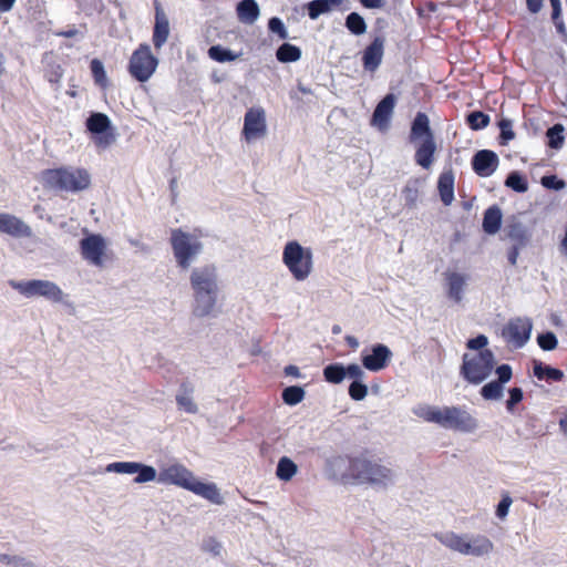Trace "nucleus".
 Masks as SVG:
<instances>
[{"instance_id": "nucleus-12", "label": "nucleus", "mask_w": 567, "mask_h": 567, "mask_svg": "<svg viewBox=\"0 0 567 567\" xmlns=\"http://www.w3.org/2000/svg\"><path fill=\"white\" fill-rule=\"evenodd\" d=\"M266 114L261 107H252L247 111L244 120L243 134L247 142H252L266 135Z\"/></svg>"}, {"instance_id": "nucleus-55", "label": "nucleus", "mask_w": 567, "mask_h": 567, "mask_svg": "<svg viewBox=\"0 0 567 567\" xmlns=\"http://www.w3.org/2000/svg\"><path fill=\"white\" fill-rule=\"evenodd\" d=\"M344 369L346 378L352 379L353 381H362L363 378L365 377V372L357 363H351L348 367H344Z\"/></svg>"}, {"instance_id": "nucleus-52", "label": "nucleus", "mask_w": 567, "mask_h": 567, "mask_svg": "<svg viewBox=\"0 0 567 567\" xmlns=\"http://www.w3.org/2000/svg\"><path fill=\"white\" fill-rule=\"evenodd\" d=\"M538 344L543 350L551 351L557 347V338L553 332L539 334L537 338Z\"/></svg>"}, {"instance_id": "nucleus-26", "label": "nucleus", "mask_w": 567, "mask_h": 567, "mask_svg": "<svg viewBox=\"0 0 567 567\" xmlns=\"http://www.w3.org/2000/svg\"><path fill=\"white\" fill-rule=\"evenodd\" d=\"M238 19L246 24H252L260 16V9L255 0H243L237 4Z\"/></svg>"}, {"instance_id": "nucleus-44", "label": "nucleus", "mask_w": 567, "mask_h": 567, "mask_svg": "<svg viewBox=\"0 0 567 567\" xmlns=\"http://www.w3.org/2000/svg\"><path fill=\"white\" fill-rule=\"evenodd\" d=\"M9 285L25 297L35 296V279L29 281L9 280Z\"/></svg>"}, {"instance_id": "nucleus-45", "label": "nucleus", "mask_w": 567, "mask_h": 567, "mask_svg": "<svg viewBox=\"0 0 567 567\" xmlns=\"http://www.w3.org/2000/svg\"><path fill=\"white\" fill-rule=\"evenodd\" d=\"M467 122L472 130H481L488 125L489 116L476 111L467 115Z\"/></svg>"}, {"instance_id": "nucleus-29", "label": "nucleus", "mask_w": 567, "mask_h": 567, "mask_svg": "<svg viewBox=\"0 0 567 567\" xmlns=\"http://www.w3.org/2000/svg\"><path fill=\"white\" fill-rule=\"evenodd\" d=\"M297 464L291 458L284 456L278 462L276 475L279 480L288 482L297 474Z\"/></svg>"}, {"instance_id": "nucleus-63", "label": "nucleus", "mask_w": 567, "mask_h": 567, "mask_svg": "<svg viewBox=\"0 0 567 567\" xmlns=\"http://www.w3.org/2000/svg\"><path fill=\"white\" fill-rule=\"evenodd\" d=\"M362 6L369 9L381 8L384 4V0H361Z\"/></svg>"}, {"instance_id": "nucleus-4", "label": "nucleus", "mask_w": 567, "mask_h": 567, "mask_svg": "<svg viewBox=\"0 0 567 567\" xmlns=\"http://www.w3.org/2000/svg\"><path fill=\"white\" fill-rule=\"evenodd\" d=\"M42 183L51 189L81 192L89 188L91 176L82 168L48 169L42 174Z\"/></svg>"}, {"instance_id": "nucleus-53", "label": "nucleus", "mask_w": 567, "mask_h": 567, "mask_svg": "<svg viewBox=\"0 0 567 567\" xmlns=\"http://www.w3.org/2000/svg\"><path fill=\"white\" fill-rule=\"evenodd\" d=\"M202 549L213 556H220L223 546L215 537H207L203 540Z\"/></svg>"}, {"instance_id": "nucleus-30", "label": "nucleus", "mask_w": 567, "mask_h": 567, "mask_svg": "<svg viewBox=\"0 0 567 567\" xmlns=\"http://www.w3.org/2000/svg\"><path fill=\"white\" fill-rule=\"evenodd\" d=\"M441 408L429 404H417L413 408L412 412L415 416L423 419L426 422H439Z\"/></svg>"}, {"instance_id": "nucleus-41", "label": "nucleus", "mask_w": 567, "mask_h": 567, "mask_svg": "<svg viewBox=\"0 0 567 567\" xmlns=\"http://www.w3.org/2000/svg\"><path fill=\"white\" fill-rule=\"evenodd\" d=\"M176 402L181 409L186 411L187 413H196L197 405L194 402L192 393L184 389L176 395Z\"/></svg>"}, {"instance_id": "nucleus-11", "label": "nucleus", "mask_w": 567, "mask_h": 567, "mask_svg": "<svg viewBox=\"0 0 567 567\" xmlns=\"http://www.w3.org/2000/svg\"><path fill=\"white\" fill-rule=\"evenodd\" d=\"M437 424L465 433L474 432L478 427L477 421L470 413L456 406L441 408Z\"/></svg>"}, {"instance_id": "nucleus-5", "label": "nucleus", "mask_w": 567, "mask_h": 567, "mask_svg": "<svg viewBox=\"0 0 567 567\" xmlns=\"http://www.w3.org/2000/svg\"><path fill=\"white\" fill-rule=\"evenodd\" d=\"M282 262L293 279L305 281L313 271V254L297 240L288 241L282 250Z\"/></svg>"}, {"instance_id": "nucleus-28", "label": "nucleus", "mask_w": 567, "mask_h": 567, "mask_svg": "<svg viewBox=\"0 0 567 567\" xmlns=\"http://www.w3.org/2000/svg\"><path fill=\"white\" fill-rule=\"evenodd\" d=\"M38 296H42L52 302H64V293L53 282L38 280Z\"/></svg>"}, {"instance_id": "nucleus-13", "label": "nucleus", "mask_w": 567, "mask_h": 567, "mask_svg": "<svg viewBox=\"0 0 567 567\" xmlns=\"http://www.w3.org/2000/svg\"><path fill=\"white\" fill-rule=\"evenodd\" d=\"M190 287L193 291H218L217 270L212 265L196 267L192 270Z\"/></svg>"}, {"instance_id": "nucleus-22", "label": "nucleus", "mask_w": 567, "mask_h": 567, "mask_svg": "<svg viewBox=\"0 0 567 567\" xmlns=\"http://www.w3.org/2000/svg\"><path fill=\"white\" fill-rule=\"evenodd\" d=\"M384 52V40L375 38L363 52V65L365 70L375 71L382 62Z\"/></svg>"}, {"instance_id": "nucleus-50", "label": "nucleus", "mask_w": 567, "mask_h": 567, "mask_svg": "<svg viewBox=\"0 0 567 567\" xmlns=\"http://www.w3.org/2000/svg\"><path fill=\"white\" fill-rule=\"evenodd\" d=\"M507 236L517 241L518 245H523L525 243V239H526V234H525V228L523 227L522 224H513V225H509L507 227Z\"/></svg>"}, {"instance_id": "nucleus-8", "label": "nucleus", "mask_w": 567, "mask_h": 567, "mask_svg": "<svg viewBox=\"0 0 567 567\" xmlns=\"http://www.w3.org/2000/svg\"><path fill=\"white\" fill-rule=\"evenodd\" d=\"M86 127L95 135L94 143L99 148L105 150L117 140V133L104 113H92L86 120Z\"/></svg>"}, {"instance_id": "nucleus-14", "label": "nucleus", "mask_w": 567, "mask_h": 567, "mask_svg": "<svg viewBox=\"0 0 567 567\" xmlns=\"http://www.w3.org/2000/svg\"><path fill=\"white\" fill-rule=\"evenodd\" d=\"M533 324L529 319L516 318L505 327L503 337L515 348H522L529 340Z\"/></svg>"}, {"instance_id": "nucleus-39", "label": "nucleus", "mask_w": 567, "mask_h": 567, "mask_svg": "<svg viewBox=\"0 0 567 567\" xmlns=\"http://www.w3.org/2000/svg\"><path fill=\"white\" fill-rule=\"evenodd\" d=\"M305 390L301 386L292 385L282 391V400L288 405H296L305 398Z\"/></svg>"}, {"instance_id": "nucleus-33", "label": "nucleus", "mask_w": 567, "mask_h": 567, "mask_svg": "<svg viewBox=\"0 0 567 567\" xmlns=\"http://www.w3.org/2000/svg\"><path fill=\"white\" fill-rule=\"evenodd\" d=\"M136 477L134 478V483L144 484L150 482H157L158 472L154 466L146 465L143 463H138Z\"/></svg>"}, {"instance_id": "nucleus-56", "label": "nucleus", "mask_w": 567, "mask_h": 567, "mask_svg": "<svg viewBox=\"0 0 567 567\" xmlns=\"http://www.w3.org/2000/svg\"><path fill=\"white\" fill-rule=\"evenodd\" d=\"M487 343H488L487 337L484 334H480L474 339H470L466 343V347L470 350H475V351L480 352V351L486 350L485 347L487 346Z\"/></svg>"}, {"instance_id": "nucleus-2", "label": "nucleus", "mask_w": 567, "mask_h": 567, "mask_svg": "<svg viewBox=\"0 0 567 567\" xmlns=\"http://www.w3.org/2000/svg\"><path fill=\"white\" fill-rule=\"evenodd\" d=\"M347 477L358 484H370L374 488L386 489L395 484L398 473L381 462L354 458L349 464Z\"/></svg>"}, {"instance_id": "nucleus-34", "label": "nucleus", "mask_w": 567, "mask_h": 567, "mask_svg": "<svg viewBox=\"0 0 567 567\" xmlns=\"http://www.w3.org/2000/svg\"><path fill=\"white\" fill-rule=\"evenodd\" d=\"M534 374L538 379L548 378L555 381H560L564 378V372L561 370L544 365L542 362H536L534 364Z\"/></svg>"}, {"instance_id": "nucleus-54", "label": "nucleus", "mask_w": 567, "mask_h": 567, "mask_svg": "<svg viewBox=\"0 0 567 567\" xmlns=\"http://www.w3.org/2000/svg\"><path fill=\"white\" fill-rule=\"evenodd\" d=\"M269 30L274 33H277L280 39L288 38V31L284 24V22L279 18H271L268 23Z\"/></svg>"}, {"instance_id": "nucleus-36", "label": "nucleus", "mask_w": 567, "mask_h": 567, "mask_svg": "<svg viewBox=\"0 0 567 567\" xmlns=\"http://www.w3.org/2000/svg\"><path fill=\"white\" fill-rule=\"evenodd\" d=\"M421 186L420 179H411L406 183L403 189V196L405 204L410 207H415L417 198H419V188Z\"/></svg>"}, {"instance_id": "nucleus-46", "label": "nucleus", "mask_w": 567, "mask_h": 567, "mask_svg": "<svg viewBox=\"0 0 567 567\" xmlns=\"http://www.w3.org/2000/svg\"><path fill=\"white\" fill-rule=\"evenodd\" d=\"M563 131L564 128L560 124H556L547 131L550 147L558 148L561 146L564 141Z\"/></svg>"}, {"instance_id": "nucleus-15", "label": "nucleus", "mask_w": 567, "mask_h": 567, "mask_svg": "<svg viewBox=\"0 0 567 567\" xmlns=\"http://www.w3.org/2000/svg\"><path fill=\"white\" fill-rule=\"evenodd\" d=\"M392 358V351L385 344L378 343L372 346L371 351L362 353L363 367L371 371L378 372L383 370Z\"/></svg>"}, {"instance_id": "nucleus-58", "label": "nucleus", "mask_w": 567, "mask_h": 567, "mask_svg": "<svg viewBox=\"0 0 567 567\" xmlns=\"http://www.w3.org/2000/svg\"><path fill=\"white\" fill-rule=\"evenodd\" d=\"M512 503H513V499L511 498L509 495L503 496V498L501 499V502L497 505L496 515L502 519L505 518L508 514Z\"/></svg>"}, {"instance_id": "nucleus-23", "label": "nucleus", "mask_w": 567, "mask_h": 567, "mask_svg": "<svg viewBox=\"0 0 567 567\" xmlns=\"http://www.w3.org/2000/svg\"><path fill=\"white\" fill-rule=\"evenodd\" d=\"M30 228L13 215L0 213V233L14 237L28 235Z\"/></svg>"}, {"instance_id": "nucleus-47", "label": "nucleus", "mask_w": 567, "mask_h": 567, "mask_svg": "<svg viewBox=\"0 0 567 567\" xmlns=\"http://www.w3.org/2000/svg\"><path fill=\"white\" fill-rule=\"evenodd\" d=\"M330 11L327 0H313L308 4V13L311 19H317L320 14Z\"/></svg>"}, {"instance_id": "nucleus-21", "label": "nucleus", "mask_w": 567, "mask_h": 567, "mask_svg": "<svg viewBox=\"0 0 567 567\" xmlns=\"http://www.w3.org/2000/svg\"><path fill=\"white\" fill-rule=\"evenodd\" d=\"M444 277L447 281V296L455 302H461L468 276L457 271H446Z\"/></svg>"}, {"instance_id": "nucleus-62", "label": "nucleus", "mask_w": 567, "mask_h": 567, "mask_svg": "<svg viewBox=\"0 0 567 567\" xmlns=\"http://www.w3.org/2000/svg\"><path fill=\"white\" fill-rule=\"evenodd\" d=\"M526 2L528 10L537 13L542 9L544 0H526Z\"/></svg>"}, {"instance_id": "nucleus-18", "label": "nucleus", "mask_w": 567, "mask_h": 567, "mask_svg": "<svg viewBox=\"0 0 567 567\" xmlns=\"http://www.w3.org/2000/svg\"><path fill=\"white\" fill-rule=\"evenodd\" d=\"M415 162L424 169H430L434 163V155L436 153V143L434 136H427L422 141L415 142Z\"/></svg>"}, {"instance_id": "nucleus-60", "label": "nucleus", "mask_w": 567, "mask_h": 567, "mask_svg": "<svg viewBox=\"0 0 567 567\" xmlns=\"http://www.w3.org/2000/svg\"><path fill=\"white\" fill-rule=\"evenodd\" d=\"M496 374L498 377L496 382H499L502 385H504L512 378V368L508 364H502L496 368Z\"/></svg>"}, {"instance_id": "nucleus-9", "label": "nucleus", "mask_w": 567, "mask_h": 567, "mask_svg": "<svg viewBox=\"0 0 567 567\" xmlns=\"http://www.w3.org/2000/svg\"><path fill=\"white\" fill-rule=\"evenodd\" d=\"M107 240L100 234H89L80 240L82 258L90 265L103 268L107 260Z\"/></svg>"}, {"instance_id": "nucleus-61", "label": "nucleus", "mask_w": 567, "mask_h": 567, "mask_svg": "<svg viewBox=\"0 0 567 567\" xmlns=\"http://www.w3.org/2000/svg\"><path fill=\"white\" fill-rule=\"evenodd\" d=\"M58 35L65 37V38H75V37H80L81 39L84 38V34L76 28H71L66 31L59 32Z\"/></svg>"}, {"instance_id": "nucleus-32", "label": "nucleus", "mask_w": 567, "mask_h": 567, "mask_svg": "<svg viewBox=\"0 0 567 567\" xmlns=\"http://www.w3.org/2000/svg\"><path fill=\"white\" fill-rule=\"evenodd\" d=\"M208 56L214 61L224 63L237 60L240 56V53H235L221 45H213L208 49Z\"/></svg>"}, {"instance_id": "nucleus-1", "label": "nucleus", "mask_w": 567, "mask_h": 567, "mask_svg": "<svg viewBox=\"0 0 567 567\" xmlns=\"http://www.w3.org/2000/svg\"><path fill=\"white\" fill-rule=\"evenodd\" d=\"M157 483L187 489L216 505L224 504V497L215 483L199 481L192 471L181 463L161 467Z\"/></svg>"}, {"instance_id": "nucleus-20", "label": "nucleus", "mask_w": 567, "mask_h": 567, "mask_svg": "<svg viewBox=\"0 0 567 567\" xmlns=\"http://www.w3.org/2000/svg\"><path fill=\"white\" fill-rule=\"evenodd\" d=\"M169 35V21L163 8L156 3L155 25L153 33L154 47L159 50L167 41Z\"/></svg>"}, {"instance_id": "nucleus-51", "label": "nucleus", "mask_w": 567, "mask_h": 567, "mask_svg": "<svg viewBox=\"0 0 567 567\" xmlns=\"http://www.w3.org/2000/svg\"><path fill=\"white\" fill-rule=\"evenodd\" d=\"M498 127L501 130V138L503 140V144H506L508 141H512L515 137V133L513 131V122L508 118H502L498 122Z\"/></svg>"}, {"instance_id": "nucleus-49", "label": "nucleus", "mask_w": 567, "mask_h": 567, "mask_svg": "<svg viewBox=\"0 0 567 567\" xmlns=\"http://www.w3.org/2000/svg\"><path fill=\"white\" fill-rule=\"evenodd\" d=\"M349 395L355 401H362L368 395V386L362 381H353L349 386Z\"/></svg>"}, {"instance_id": "nucleus-17", "label": "nucleus", "mask_w": 567, "mask_h": 567, "mask_svg": "<svg viewBox=\"0 0 567 567\" xmlns=\"http://www.w3.org/2000/svg\"><path fill=\"white\" fill-rule=\"evenodd\" d=\"M193 313L198 318L210 316L216 307L218 291H193Z\"/></svg>"}, {"instance_id": "nucleus-3", "label": "nucleus", "mask_w": 567, "mask_h": 567, "mask_svg": "<svg viewBox=\"0 0 567 567\" xmlns=\"http://www.w3.org/2000/svg\"><path fill=\"white\" fill-rule=\"evenodd\" d=\"M435 538L450 550L476 558L488 557L494 550L493 542L484 535L437 533Z\"/></svg>"}, {"instance_id": "nucleus-38", "label": "nucleus", "mask_w": 567, "mask_h": 567, "mask_svg": "<svg viewBox=\"0 0 567 567\" xmlns=\"http://www.w3.org/2000/svg\"><path fill=\"white\" fill-rule=\"evenodd\" d=\"M138 462H114L106 465L107 473L116 474H136Z\"/></svg>"}, {"instance_id": "nucleus-31", "label": "nucleus", "mask_w": 567, "mask_h": 567, "mask_svg": "<svg viewBox=\"0 0 567 567\" xmlns=\"http://www.w3.org/2000/svg\"><path fill=\"white\" fill-rule=\"evenodd\" d=\"M276 56L282 63L296 62L301 58V50L296 45L284 43L278 48Z\"/></svg>"}, {"instance_id": "nucleus-25", "label": "nucleus", "mask_w": 567, "mask_h": 567, "mask_svg": "<svg viewBox=\"0 0 567 567\" xmlns=\"http://www.w3.org/2000/svg\"><path fill=\"white\" fill-rule=\"evenodd\" d=\"M427 136H434L430 127V120L426 114L417 113L411 127V142L422 141Z\"/></svg>"}, {"instance_id": "nucleus-48", "label": "nucleus", "mask_w": 567, "mask_h": 567, "mask_svg": "<svg viewBox=\"0 0 567 567\" xmlns=\"http://www.w3.org/2000/svg\"><path fill=\"white\" fill-rule=\"evenodd\" d=\"M0 563L10 567H34L32 561L25 560L23 557L0 554Z\"/></svg>"}, {"instance_id": "nucleus-57", "label": "nucleus", "mask_w": 567, "mask_h": 567, "mask_svg": "<svg viewBox=\"0 0 567 567\" xmlns=\"http://www.w3.org/2000/svg\"><path fill=\"white\" fill-rule=\"evenodd\" d=\"M523 400V391L520 388H513L509 390V399L506 402L508 411H513L514 406Z\"/></svg>"}, {"instance_id": "nucleus-43", "label": "nucleus", "mask_w": 567, "mask_h": 567, "mask_svg": "<svg viewBox=\"0 0 567 567\" xmlns=\"http://www.w3.org/2000/svg\"><path fill=\"white\" fill-rule=\"evenodd\" d=\"M505 185L518 193H525L528 189L527 183L525 182L523 176L517 172H512L507 176Z\"/></svg>"}, {"instance_id": "nucleus-7", "label": "nucleus", "mask_w": 567, "mask_h": 567, "mask_svg": "<svg viewBox=\"0 0 567 567\" xmlns=\"http://www.w3.org/2000/svg\"><path fill=\"white\" fill-rule=\"evenodd\" d=\"M495 365V357L491 350L476 353H465L461 367V374L472 384H481L492 373Z\"/></svg>"}, {"instance_id": "nucleus-27", "label": "nucleus", "mask_w": 567, "mask_h": 567, "mask_svg": "<svg viewBox=\"0 0 567 567\" xmlns=\"http://www.w3.org/2000/svg\"><path fill=\"white\" fill-rule=\"evenodd\" d=\"M502 210L497 206L489 207L483 218V229L488 235H495L501 227Z\"/></svg>"}, {"instance_id": "nucleus-35", "label": "nucleus", "mask_w": 567, "mask_h": 567, "mask_svg": "<svg viewBox=\"0 0 567 567\" xmlns=\"http://www.w3.org/2000/svg\"><path fill=\"white\" fill-rule=\"evenodd\" d=\"M326 380L333 384L341 383L346 378V369L342 364H329L323 369Z\"/></svg>"}, {"instance_id": "nucleus-10", "label": "nucleus", "mask_w": 567, "mask_h": 567, "mask_svg": "<svg viewBox=\"0 0 567 567\" xmlns=\"http://www.w3.org/2000/svg\"><path fill=\"white\" fill-rule=\"evenodd\" d=\"M158 60L152 54L147 44H141L130 60V73L140 82L147 81L155 72Z\"/></svg>"}, {"instance_id": "nucleus-64", "label": "nucleus", "mask_w": 567, "mask_h": 567, "mask_svg": "<svg viewBox=\"0 0 567 567\" xmlns=\"http://www.w3.org/2000/svg\"><path fill=\"white\" fill-rule=\"evenodd\" d=\"M553 7V20H556L561 12L560 0H549Z\"/></svg>"}, {"instance_id": "nucleus-16", "label": "nucleus", "mask_w": 567, "mask_h": 567, "mask_svg": "<svg viewBox=\"0 0 567 567\" xmlns=\"http://www.w3.org/2000/svg\"><path fill=\"white\" fill-rule=\"evenodd\" d=\"M498 156L493 151H478L472 159L473 169L482 177L491 176L498 167Z\"/></svg>"}, {"instance_id": "nucleus-40", "label": "nucleus", "mask_w": 567, "mask_h": 567, "mask_svg": "<svg viewBox=\"0 0 567 567\" xmlns=\"http://www.w3.org/2000/svg\"><path fill=\"white\" fill-rule=\"evenodd\" d=\"M481 394L485 400H501L504 395V385L492 381L481 389Z\"/></svg>"}, {"instance_id": "nucleus-6", "label": "nucleus", "mask_w": 567, "mask_h": 567, "mask_svg": "<svg viewBox=\"0 0 567 567\" xmlns=\"http://www.w3.org/2000/svg\"><path fill=\"white\" fill-rule=\"evenodd\" d=\"M171 245L177 266L187 270L196 261L203 251V243L196 235L173 229L171 233Z\"/></svg>"}, {"instance_id": "nucleus-24", "label": "nucleus", "mask_w": 567, "mask_h": 567, "mask_svg": "<svg viewBox=\"0 0 567 567\" xmlns=\"http://www.w3.org/2000/svg\"><path fill=\"white\" fill-rule=\"evenodd\" d=\"M437 188L443 204L450 206L454 200V175L452 171L443 172L440 175Z\"/></svg>"}, {"instance_id": "nucleus-59", "label": "nucleus", "mask_w": 567, "mask_h": 567, "mask_svg": "<svg viewBox=\"0 0 567 567\" xmlns=\"http://www.w3.org/2000/svg\"><path fill=\"white\" fill-rule=\"evenodd\" d=\"M542 184L547 188H553L557 190L563 189L565 187L564 181L558 179L555 175L544 176L542 178Z\"/></svg>"}, {"instance_id": "nucleus-42", "label": "nucleus", "mask_w": 567, "mask_h": 567, "mask_svg": "<svg viewBox=\"0 0 567 567\" xmlns=\"http://www.w3.org/2000/svg\"><path fill=\"white\" fill-rule=\"evenodd\" d=\"M91 72L96 84L102 87L107 85L106 72L104 70L103 63L100 60L94 59L91 61Z\"/></svg>"}, {"instance_id": "nucleus-37", "label": "nucleus", "mask_w": 567, "mask_h": 567, "mask_svg": "<svg viewBox=\"0 0 567 567\" xmlns=\"http://www.w3.org/2000/svg\"><path fill=\"white\" fill-rule=\"evenodd\" d=\"M346 27L355 35H361L367 31L364 19L357 12H352L347 17Z\"/></svg>"}, {"instance_id": "nucleus-19", "label": "nucleus", "mask_w": 567, "mask_h": 567, "mask_svg": "<svg viewBox=\"0 0 567 567\" xmlns=\"http://www.w3.org/2000/svg\"><path fill=\"white\" fill-rule=\"evenodd\" d=\"M395 105V96L388 94L375 107L372 116V124L379 130L384 131L389 127V122Z\"/></svg>"}]
</instances>
